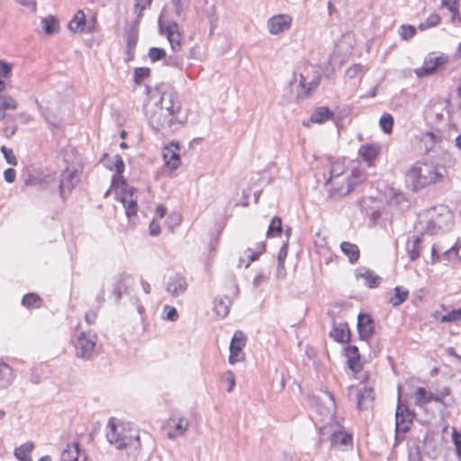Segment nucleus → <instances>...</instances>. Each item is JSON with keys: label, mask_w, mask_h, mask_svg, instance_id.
Returning a JSON list of instances; mask_svg holds the SVG:
<instances>
[{"label": "nucleus", "mask_w": 461, "mask_h": 461, "mask_svg": "<svg viewBox=\"0 0 461 461\" xmlns=\"http://www.w3.org/2000/svg\"><path fill=\"white\" fill-rule=\"evenodd\" d=\"M41 303V298L34 293L25 294L22 300V304L26 308H39Z\"/></svg>", "instance_id": "33"}, {"label": "nucleus", "mask_w": 461, "mask_h": 461, "mask_svg": "<svg viewBox=\"0 0 461 461\" xmlns=\"http://www.w3.org/2000/svg\"><path fill=\"white\" fill-rule=\"evenodd\" d=\"M345 357L348 359V368L353 373H357L361 370L362 366L360 364V354L358 348L354 345H348L345 348Z\"/></svg>", "instance_id": "19"}, {"label": "nucleus", "mask_w": 461, "mask_h": 461, "mask_svg": "<svg viewBox=\"0 0 461 461\" xmlns=\"http://www.w3.org/2000/svg\"><path fill=\"white\" fill-rule=\"evenodd\" d=\"M164 312L166 313L164 319L170 321H176L178 319V312L175 307L167 304L164 305Z\"/></svg>", "instance_id": "50"}, {"label": "nucleus", "mask_w": 461, "mask_h": 461, "mask_svg": "<svg viewBox=\"0 0 461 461\" xmlns=\"http://www.w3.org/2000/svg\"><path fill=\"white\" fill-rule=\"evenodd\" d=\"M366 173L358 168L349 172H336L334 176L328 178L326 185L329 188L330 196H345L354 188L366 180Z\"/></svg>", "instance_id": "3"}, {"label": "nucleus", "mask_w": 461, "mask_h": 461, "mask_svg": "<svg viewBox=\"0 0 461 461\" xmlns=\"http://www.w3.org/2000/svg\"><path fill=\"white\" fill-rule=\"evenodd\" d=\"M41 23L46 34H53L57 31L58 22L53 16L42 19Z\"/></svg>", "instance_id": "39"}, {"label": "nucleus", "mask_w": 461, "mask_h": 461, "mask_svg": "<svg viewBox=\"0 0 461 461\" xmlns=\"http://www.w3.org/2000/svg\"><path fill=\"white\" fill-rule=\"evenodd\" d=\"M288 244L289 241L285 240L284 244L281 246L278 256H277V264H278V272L280 273V269H284L285 260L287 257L288 252Z\"/></svg>", "instance_id": "42"}, {"label": "nucleus", "mask_w": 461, "mask_h": 461, "mask_svg": "<svg viewBox=\"0 0 461 461\" xmlns=\"http://www.w3.org/2000/svg\"><path fill=\"white\" fill-rule=\"evenodd\" d=\"M379 124L384 133H391L393 126V117H380Z\"/></svg>", "instance_id": "48"}, {"label": "nucleus", "mask_w": 461, "mask_h": 461, "mask_svg": "<svg viewBox=\"0 0 461 461\" xmlns=\"http://www.w3.org/2000/svg\"><path fill=\"white\" fill-rule=\"evenodd\" d=\"M447 60V58L444 56H428L424 59L423 66L420 68H416L414 72L418 77H423L425 76L431 75L434 73L438 67L444 64Z\"/></svg>", "instance_id": "10"}, {"label": "nucleus", "mask_w": 461, "mask_h": 461, "mask_svg": "<svg viewBox=\"0 0 461 461\" xmlns=\"http://www.w3.org/2000/svg\"><path fill=\"white\" fill-rule=\"evenodd\" d=\"M165 64L169 67H175L176 68H183V61L179 60L177 57L169 56L166 59Z\"/></svg>", "instance_id": "59"}, {"label": "nucleus", "mask_w": 461, "mask_h": 461, "mask_svg": "<svg viewBox=\"0 0 461 461\" xmlns=\"http://www.w3.org/2000/svg\"><path fill=\"white\" fill-rule=\"evenodd\" d=\"M101 162L109 170L115 171L117 174H122L124 171V162L120 155H115L110 158L108 154L104 153L101 158Z\"/></svg>", "instance_id": "21"}, {"label": "nucleus", "mask_w": 461, "mask_h": 461, "mask_svg": "<svg viewBox=\"0 0 461 461\" xmlns=\"http://www.w3.org/2000/svg\"><path fill=\"white\" fill-rule=\"evenodd\" d=\"M67 452L68 454L70 452H75L77 454V456L73 457L72 461H86V456L84 453H80V444L77 442H74L71 448Z\"/></svg>", "instance_id": "49"}, {"label": "nucleus", "mask_w": 461, "mask_h": 461, "mask_svg": "<svg viewBox=\"0 0 461 461\" xmlns=\"http://www.w3.org/2000/svg\"><path fill=\"white\" fill-rule=\"evenodd\" d=\"M409 291L407 289H403L401 286H396L394 288V295L390 298L389 302L393 306H398L407 299Z\"/></svg>", "instance_id": "32"}, {"label": "nucleus", "mask_w": 461, "mask_h": 461, "mask_svg": "<svg viewBox=\"0 0 461 461\" xmlns=\"http://www.w3.org/2000/svg\"><path fill=\"white\" fill-rule=\"evenodd\" d=\"M357 329L359 339L368 341L375 333V321L372 316L360 312L357 316Z\"/></svg>", "instance_id": "8"}, {"label": "nucleus", "mask_w": 461, "mask_h": 461, "mask_svg": "<svg viewBox=\"0 0 461 461\" xmlns=\"http://www.w3.org/2000/svg\"><path fill=\"white\" fill-rule=\"evenodd\" d=\"M80 176L77 168L67 167L59 176V195L63 201H66L68 195L79 183Z\"/></svg>", "instance_id": "6"}, {"label": "nucleus", "mask_w": 461, "mask_h": 461, "mask_svg": "<svg viewBox=\"0 0 461 461\" xmlns=\"http://www.w3.org/2000/svg\"><path fill=\"white\" fill-rule=\"evenodd\" d=\"M329 335L334 341L339 343H348L351 340V331L347 322H341L338 325L334 322Z\"/></svg>", "instance_id": "18"}, {"label": "nucleus", "mask_w": 461, "mask_h": 461, "mask_svg": "<svg viewBox=\"0 0 461 461\" xmlns=\"http://www.w3.org/2000/svg\"><path fill=\"white\" fill-rule=\"evenodd\" d=\"M440 23V17L438 14H431L424 23H421L419 27L420 30H424L426 28L433 27L438 25Z\"/></svg>", "instance_id": "44"}, {"label": "nucleus", "mask_w": 461, "mask_h": 461, "mask_svg": "<svg viewBox=\"0 0 461 461\" xmlns=\"http://www.w3.org/2000/svg\"><path fill=\"white\" fill-rule=\"evenodd\" d=\"M283 232V225H282V220L279 216H275L271 220V222L267 228V237L272 238V237H277L280 236Z\"/></svg>", "instance_id": "31"}, {"label": "nucleus", "mask_w": 461, "mask_h": 461, "mask_svg": "<svg viewBox=\"0 0 461 461\" xmlns=\"http://www.w3.org/2000/svg\"><path fill=\"white\" fill-rule=\"evenodd\" d=\"M355 275L357 278H363L366 281V285L369 288L377 287L382 280L374 271L364 267L356 269Z\"/></svg>", "instance_id": "23"}, {"label": "nucleus", "mask_w": 461, "mask_h": 461, "mask_svg": "<svg viewBox=\"0 0 461 461\" xmlns=\"http://www.w3.org/2000/svg\"><path fill=\"white\" fill-rule=\"evenodd\" d=\"M312 115H334V113L327 106H320Z\"/></svg>", "instance_id": "63"}, {"label": "nucleus", "mask_w": 461, "mask_h": 461, "mask_svg": "<svg viewBox=\"0 0 461 461\" xmlns=\"http://www.w3.org/2000/svg\"><path fill=\"white\" fill-rule=\"evenodd\" d=\"M17 102L10 95H2V112L6 110H15Z\"/></svg>", "instance_id": "45"}, {"label": "nucleus", "mask_w": 461, "mask_h": 461, "mask_svg": "<svg viewBox=\"0 0 461 461\" xmlns=\"http://www.w3.org/2000/svg\"><path fill=\"white\" fill-rule=\"evenodd\" d=\"M461 320V308L452 310L439 317L440 322H455Z\"/></svg>", "instance_id": "41"}, {"label": "nucleus", "mask_w": 461, "mask_h": 461, "mask_svg": "<svg viewBox=\"0 0 461 461\" xmlns=\"http://www.w3.org/2000/svg\"><path fill=\"white\" fill-rule=\"evenodd\" d=\"M14 379L13 368L2 361V387L10 385Z\"/></svg>", "instance_id": "34"}, {"label": "nucleus", "mask_w": 461, "mask_h": 461, "mask_svg": "<svg viewBox=\"0 0 461 461\" xmlns=\"http://www.w3.org/2000/svg\"><path fill=\"white\" fill-rule=\"evenodd\" d=\"M150 126L156 132H160L163 135H168L175 131L173 128L176 124V117H150Z\"/></svg>", "instance_id": "11"}, {"label": "nucleus", "mask_w": 461, "mask_h": 461, "mask_svg": "<svg viewBox=\"0 0 461 461\" xmlns=\"http://www.w3.org/2000/svg\"><path fill=\"white\" fill-rule=\"evenodd\" d=\"M112 186L118 188L127 186V182L122 174L115 173L112 178Z\"/></svg>", "instance_id": "57"}, {"label": "nucleus", "mask_w": 461, "mask_h": 461, "mask_svg": "<svg viewBox=\"0 0 461 461\" xmlns=\"http://www.w3.org/2000/svg\"><path fill=\"white\" fill-rule=\"evenodd\" d=\"M351 436L342 431L334 432L331 436V441L334 444L339 443L342 446H347L351 443Z\"/></svg>", "instance_id": "40"}, {"label": "nucleus", "mask_w": 461, "mask_h": 461, "mask_svg": "<svg viewBox=\"0 0 461 461\" xmlns=\"http://www.w3.org/2000/svg\"><path fill=\"white\" fill-rule=\"evenodd\" d=\"M13 68V65L11 63H7L2 60V78L7 77L11 73Z\"/></svg>", "instance_id": "64"}, {"label": "nucleus", "mask_w": 461, "mask_h": 461, "mask_svg": "<svg viewBox=\"0 0 461 461\" xmlns=\"http://www.w3.org/2000/svg\"><path fill=\"white\" fill-rule=\"evenodd\" d=\"M414 404L420 408H424L428 403L433 402V393L425 387H417L412 394Z\"/></svg>", "instance_id": "25"}, {"label": "nucleus", "mask_w": 461, "mask_h": 461, "mask_svg": "<svg viewBox=\"0 0 461 461\" xmlns=\"http://www.w3.org/2000/svg\"><path fill=\"white\" fill-rule=\"evenodd\" d=\"M2 154L10 165L15 166L17 164L16 157L11 149L2 146Z\"/></svg>", "instance_id": "52"}, {"label": "nucleus", "mask_w": 461, "mask_h": 461, "mask_svg": "<svg viewBox=\"0 0 461 461\" xmlns=\"http://www.w3.org/2000/svg\"><path fill=\"white\" fill-rule=\"evenodd\" d=\"M246 337L244 333L240 330H237L230 343V356H229V363L233 365L242 358L240 357L241 350L245 347Z\"/></svg>", "instance_id": "9"}, {"label": "nucleus", "mask_w": 461, "mask_h": 461, "mask_svg": "<svg viewBox=\"0 0 461 461\" xmlns=\"http://www.w3.org/2000/svg\"><path fill=\"white\" fill-rule=\"evenodd\" d=\"M445 138L444 131L438 127L433 128L431 131L422 135L421 142L424 144V149L428 153L433 147L439 143Z\"/></svg>", "instance_id": "17"}, {"label": "nucleus", "mask_w": 461, "mask_h": 461, "mask_svg": "<svg viewBox=\"0 0 461 461\" xmlns=\"http://www.w3.org/2000/svg\"><path fill=\"white\" fill-rule=\"evenodd\" d=\"M16 172L14 168H7L4 171V177L8 183H13L15 180Z\"/></svg>", "instance_id": "62"}, {"label": "nucleus", "mask_w": 461, "mask_h": 461, "mask_svg": "<svg viewBox=\"0 0 461 461\" xmlns=\"http://www.w3.org/2000/svg\"><path fill=\"white\" fill-rule=\"evenodd\" d=\"M414 414L411 411L406 403L398 397V404L395 411V432L405 433L410 430V425L412 423Z\"/></svg>", "instance_id": "7"}, {"label": "nucleus", "mask_w": 461, "mask_h": 461, "mask_svg": "<svg viewBox=\"0 0 461 461\" xmlns=\"http://www.w3.org/2000/svg\"><path fill=\"white\" fill-rule=\"evenodd\" d=\"M153 0H134V13L137 15L136 21L140 23L142 13L147 8H149Z\"/></svg>", "instance_id": "35"}, {"label": "nucleus", "mask_w": 461, "mask_h": 461, "mask_svg": "<svg viewBox=\"0 0 461 461\" xmlns=\"http://www.w3.org/2000/svg\"><path fill=\"white\" fill-rule=\"evenodd\" d=\"M444 249V247L441 244H435L431 248V261L432 263H436L440 261V252Z\"/></svg>", "instance_id": "56"}, {"label": "nucleus", "mask_w": 461, "mask_h": 461, "mask_svg": "<svg viewBox=\"0 0 461 461\" xmlns=\"http://www.w3.org/2000/svg\"><path fill=\"white\" fill-rule=\"evenodd\" d=\"M330 117H309L303 121V125L310 127L312 123L323 124Z\"/></svg>", "instance_id": "58"}, {"label": "nucleus", "mask_w": 461, "mask_h": 461, "mask_svg": "<svg viewBox=\"0 0 461 461\" xmlns=\"http://www.w3.org/2000/svg\"><path fill=\"white\" fill-rule=\"evenodd\" d=\"M106 438L117 449L137 450L140 447L138 430L124 423L116 424L113 418L109 420Z\"/></svg>", "instance_id": "2"}, {"label": "nucleus", "mask_w": 461, "mask_h": 461, "mask_svg": "<svg viewBox=\"0 0 461 461\" xmlns=\"http://www.w3.org/2000/svg\"><path fill=\"white\" fill-rule=\"evenodd\" d=\"M357 408L359 410L367 409L375 399L374 390L371 387L364 386L360 389L357 395Z\"/></svg>", "instance_id": "24"}, {"label": "nucleus", "mask_w": 461, "mask_h": 461, "mask_svg": "<svg viewBox=\"0 0 461 461\" xmlns=\"http://www.w3.org/2000/svg\"><path fill=\"white\" fill-rule=\"evenodd\" d=\"M139 22L135 21L128 29L125 31L126 34V54L127 61L134 59L135 48L138 42L139 35Z\"/></svg>", "instance_id": "12"}, {"label": "nucleus", "mask_w": 461, "mask_h": 461, "mask_svg": "<svg viewBox=\"0 0 461 461\" xmlns=\"http://www.w3.org/2000/svg\"><path fill=\"white\" fill-rule=\"evenodd\" d=\"M408 457L410 461H422L420 447L417 443L409 446Z\"/></svg>", "instance_id": "43"}, {"label": "nucleus", "mask_w": 461, "mask_h": 461, "mask_svg": "<svg viewBox=\"0 0 461 461\" xmlns=\"http://www.w3.org/2000/svg\"><path fill=\"white\" fill-rule=\"evenodd\" d=\"M122 203H123L125 213L128 218L136 215L138 211V204L135 199L131 198L130 200H127L126 197H123L122 198Z\"/></svg>", "instance_id": "36"}, {"label": "nucleus", "mask_w": 461, "mask_h": 461, "mask_svg": "<svg viewBox=\"0 0 461 461\" xmlns=\"http://www.w3.org/2000/svg\"><path fill=\"white\" fill-rule=\"evenodd\" d=\"M450 394V389L444 387L438 393H433V402H439L445 405V398Z\"/></svg>", "instance_id": "55"}, {"label": "nucleus", "mask_w": 461, "mask_h": 461, "mask_svg": "<svg viewBox=\"0 0 461 461\" xmlns=\"http://www.w3.org/2000/svg\"><path fill=\"white\" fill-rule=\"evenodd\" d=\"M452 440L456 447V455L461 457V432L457 431L455 428L452 430Z\"/></svg>", "instance_id": "51"}, {"label": "nucleus", "mask_w": 461, "mask_h": 461, "mask_svg": "<svg viewBox=\"0 0 461 461\" xmlns=\"http://www.w3.org/2000/svg\"><path fill=\"white\" fill-rule=\"evenodd\" d=\"M320 79L321 76H316L312 80L307 81L303 74L294 73L293 79L289 83L291 93L296 100L307 98L318 87Z\"/></svg>", "instance_id": "4"}, {"label": "nucleus", "mask_w": 461, "mask_h": 461, "mask_svg": "<svg viewBox=\"0 0 461 461\" xmlns=\"http://www.w3.org/2000/svg\"><path fill=\"white\" fill-rule=\"evenodd\" d=\"M166 289L173 297H177L185 293L187 289L186 279L176 273L169 277Z\"/></svg>", "instance_id": "14"}, {"label": "nucleus", "mask_w": 461, "mask_h": 461, "mask_svg": "<svg viewBox=\"0 0 461 461\" xmlns=\"http://www.w3.org/2000/svg\"><path fill=\"white\" fill-rule=\"evenodd\" d=\"M171 421L174 422V429L167 434V438L171 439L183 435L189 427V420L184 417L177 419L176 421L175 419H171Z\"/></svg>", "instance_id": "27"}, {"label": "nucleus", "mask_w": 461, "mask_h": 461, "mask_svg": "<svg viewBox=\"0 0 461 461\" xmlns=\"http://www.w3.org/2000/svg\"><path fill=\"white\" fill-rule=\"evenodd\" d=\"M97 336L91 331L81 332L76 341V356L83 359H91L95 354Z\"/></svg>", "instance_id": "5"}, {"label": "nucleus", "mask_w": 461, "mask_h": 461, "mask_svg": "<svg viewBox=\"0 0 461 461\" xmlns=\"http://www.w3.org/2000/svg\"><path fill=\"white\" fill-rule=\"evenodd\" d=\"M362 68L360 64H354L347 69L346 74L348 77L353 78L362 71Z\"/></svg>", "instance_id": "60"}, {"label": "nucleus", "mask_w": 461, "mask_h": 461, "mask_svg": "<svg viewBox=\"0 0 461 461\" xmlns=\"http://www.w3.org/2000/svg\"><path fill=\"white\" fill-rule=\"evenodd\" d=\"M86 15L82 10H78L71 21L68 23V28L74 32H83L86 27Z\"/></svg>", "instance_id": "28"}, {"label": "nucleus", "mask_w": 461, "mask_h": 461, "mask_svg": "<svg viewBox=\"0 0 461 461\" xmlns=\"http://www.w3.org/2000/svg\"><path fill=\"white\" fill-rule=\"evenodd\" d=\"M441 5L447 8L452 13V14H458L457 0H441Z\"/></svg>", "instance_id": "53"}, {"label": "nucleus", "mask_w": 461, "mask_h": 461, "mask_svg": "<svg viewBox=\"0 0 461 461\" xmlns=\"http://www.w3.org/2000/svg\"><path fill=\"white\" fill-rule=\"evenodd\" d=\"M444 172L442 167L418 161L406 173V184L413 192H418L441 180Z\"/></svg>", "instance_id": "1"}, {"label": "nucleus", "mask_w": 461, "mask_h": 461, "mask_svg": "<svg viewBox=\"0 0 461 461\" xmlns=\"http://www.w3.org/2000/svg\"><path fill=\"white\" fill-rule=\"evenodd\" d=\"M150 75V69L146 67L136 68L134 69L133 81L137 85H140Z\"/></svg>", "instance_id": "37"}, {"label": "nucleus", "mask_w": 461, "mask_h": 461, "mask_svg": "<svg viewBox=\"0 0 461 461\" xmlns=\"http://www.w3.org/2000/svg\"><path fill=\"white\" fill-rule=\"evenodd\" d=\"M381 152V146L376 143L363 144L358 149L359 157L366 162L369 167L374 166L375 159Z\"/></svg>", "instance_id": "15"}, {"label": "nucleus", "mask_w": 461, "mask_h": 461, "mask_svg": "<svg viewBox=\"0 0 461 461\" xmlns=\"http://www.w3.org/2000/svg\"><path fill=\"white\" fill-rule=\"evenodd\" d=\"M180 145L178 142L172 141L170 146L163 149V158L167 167L176 169L180 165V156L178 150Z\"/></svg>", "instance_id": "13"}, {"label": "nucleus", "mask_w": 461, "mask_h": 461, "mask_svg": "<svg viewBox=\"0 0 461 461\" xmlns=\"http://www.w3.org/2000/svg\"><path fill=\"white\" fill-rule=\"evenodd\" d=\"M230 304L231 302L228 296H220L214 300L213 310L218 316L224 318L229 314Z\"/></svg>", "instance_id": "26"}, {"label": "nucleus", "mask_w": 461, "mask_h": 461, "mask_svg": "<svg viewBox=\"0 0 461 461\" xmlns=\"http://www.w3.org/2000/svg\"><path fill=\"white\" fill-rule=\"evenodd\" d=\"M341 251L348 256L351 264L356 263L359 258V249L356 244L343 241L340 244Z\"/></svg>", "instance_id": "30"}, {"label": "nucleus", "mask_w": 461, "mask_h": 461, "mask_svg": "<svg viewBox=\"0 0 461 461\" xmlns=\"http://www.w3.org/2000/svg\"><path fill=\"white\" fill-rule=\"evenodd\" d=\"M166 35L170 43L171 50L174 52H178L181 50V35L178 32L177 23H169L166 28Z\"/></svg>", "instance_id": "20"}, {"label": "nucleus", "mask_w": 461, "mask_h": 461, "mask_svg": "<svg viewBox=\"0 0 461 461\" xmlns=\"http://www.w3.org/2000/svg\"><path fill=\"white\" fill-rule=\"evenodd\" d=\"M149 232L151 236H158L160 233V225L155 220H152L149 223Z\"/></svg>", "instance_id": "61"}, {"label": "nucleus", "mask_w": 461, "mask_h": 461, "mask_svg": "<svg viewBox=\"0 0 461 461\" xmlns=\"http://www.w3.org/2000/svg\"><path fill=\"white\" fill-rule=\"evenodd\" d=\"M416 33V28L412 25H402L400 27V34L403 40L412 38Z\"/></svg>", "instance_id": "47"}, {"label": "nucleus", "mask_w": 461, "mask_h": 461, "mask_svg": "<svg viewBox=\"0 0 461 461\" xmlns=\"http://www.w3.org/2000/svg\"><path fill=\"white\" fill-rule=\"evenodd\" d=\"M257 251H253L250 249H248V258H249V262L246 265V267H249V263L252 261H255L258 258L259 255L266 249V243L260 242L258 244Z\"/></svg>", "instance_id": "46"}, {"label": "nucleus", "mask_w": 461, "mask_h": 461, "mask_svg": "<svg viewBox=\"0 0 461 461\" xmlns=\"http://www.w3.org/2000/svg\"><path fill=\"white\" fill-rule=\"evenodd\" d=\"M33 448V442L27 441L26 443L15 448L14 456L20 461H32L31 453L32 452Z\"/></svg>", "instance_id": "29"}, {"label": "nucleus", "mask_w": 461, "mask_h": 461, "mask_svg": "<svg viewBox=\"0 0 461 461\" xmlns=\"http://www.w3.org/2000/svg\"><path fill=\"white\" fill-rule=\"evenodd\" d=\"M149 59L151 62H157L167 59L166 50L162 48L152 47L149 50Z\"/></svg>", "instance_id": "38"}, {"label": "nucleus", "mask_w": 461, "mask_h": 461, "mask_svg": "<svg viewBox=\"0 0 461 461\" xmlns=\"http://www.w3.org/2000/svg\"><path fill=\"white\" fill-rule=\"evenodd\" d=\"M422 235L413 236L406 242V252L411 261L420 258L421 249Z\"/></svg>", "instance_id": "22"}, {"label": "nucleus", "mask_w": 461, "mask_h": 461, "mask_svg": "<svg viewBox=\"0 0 461 461\" xmlns=\"http://www.w3.org/2000/svg\"><path fill=\"white\" fill-rule=\"evenodd\" d=\"M292 19L285 14H279L271 17L267 22L268 31L271 34H278L287 30L291 25Z\"/></svg>", "instance_id": "16"}, {"label": "nucleus", "mask_w": 461, "mask_h": 461, "mask_svg": "<svg viewBox=\"0 0 461 461\" xmlns=\"http://www.w3.org/2000/svg\"><path fill=\"white\" fill-rule=\"evenodd\" d=\"M223 378L228 383L227 392L228 393L232 392L235 387V384H236L235 375H234L233 372L230 370L225 372Z\"/></svg>", "instance_id": "54"}]
</instances>
